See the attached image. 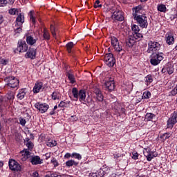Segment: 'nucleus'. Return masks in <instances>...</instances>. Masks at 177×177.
I'll list each match as a JSON object with an SVG mask.
<instances>
[{
  "label": "nucleus",
  "mask_w": 177,
  "mask_h": 177,
  "mask_svg": "<svg viewBox=\"0 0 177 177\" xmlns=\"http://www.w3.org/2000/svg\"><path fill=\"white\" fill-rule=\"evenodd\" d=\"M78 164H80L78 162H75V160H69L66 162V165L68 168H70V167H78Z\"/></svg>",
  "instance_id": "26"
},
{
  "label": "nucleus",
  "mask_w": 177,
  "mask_h": 177,
  "mask_svg": "<svg viewBox=\"0 0 177 177\" xmlns=\"http://www.w3.org/2000/svg\"><path fill=\"white\" fill-rule=\"evenodd\" d=\"M70 157H71V153H67L64 156V158H70Z\"/></svg>",
  "instance_id": "60"
},
{
  "label": "nucleus",
  "mask_w": 177,
  "mask_h": 177,
  "mask_svg": "<svg viewBox=\"0 0 177 177\" xmlns=\"http://www.w3.org/2000/svg\"><path fill=\"white\" fill-rule=\"evenodd\" d=\"M26 42L28 45H34L35 44H37V39H34L32 36L31 35H28L26 36Z\"/></svg>",
  "instance_id": "23"
},
{
  "label": "nucleus",
  "mask_w": 177,
  "mask_h": 177,
  "mask_svg": "<svg viewBox=\"0 0 177 177\" xmlns=\"http://www.w3.org/2000/svg\"><path fill=\"white\" fill-rule=\"evenodd\" d=\"M131 30L134 32L133 34H135L136 32H139L140 31L139 26L137 25H133L131 27Z\"/></svg>",
  "instance_id": "41"
},
{
  "label": "nucleus",
  "mask_w": 177,
  "mask_h": 177,
  "mask_svg": "<svg viewBox=\"0 0 177 177\" xmlns=\"http://www.w3.org/2000/svg\"><path fill=\"white\" fill-rule=\"evenodd\" d=\"M43 37L44 39H46V41H49L50 39V35L49 34L47 28L44 29Z\"/></svg>",
  "instance_id": "28"
},
{
  "label": "nucleus",
  "mask_w": 177,
  "mask_h": 177,
  "mask_svg": "<svg viewBox=\"0 0 177 177\" xmlns=\"http://www.w3.org/2000/svg\"><path fill=\"white\" fill-rule=\"evenodd\" d=\"M96 174H97V177H104V175H106V172L102 169H101L99 171H97Z\"/></svg>",
  "instance_id": "45"
},
{
  "label": "nucleus",
  "mask_w": 177,
  "mask_h": 177,
  "mask_svg": "<svg viewBox=\"0 0 177 177\" xmlns=\"http://www.w3.org/2000/svg\"><path fill=\"white\" fill-rule=\"evenodd\" d=\"M50 31L53 37L54 38H56V29L55 28V26H53V25H50Z\"/></svg>",
  "instance_id": "44"
},
{
  "label": "nucleus",
  "mask_w": 177,
  "mask_h": 177,
  "mask_svg": "<svg viewBox=\"0 0 177 177\" xmlns=\"http://www.w3.org/2000/svg\"><path fill=\"white\" fill-rule=\"evenodd\" d=\"M35 107L39 110L41 114H44V113H46L48 111V109H49V105L46 103L41 104L40 102H37L35 104Z\"/></svg>",
  "instance_id": "14"
},
{
  "label": "nucleus",
  "mask_w": 177,
  "mask_h": 177,
  "mask_svg": "<svg viewBox=\"0 0 177 177\" xmlns=\"http://www.w3.org/2000/svg\"><path fill=\"white\" fill-rule=\"evenodd\" d=\"M24 144L28 147V150H30V151H32V149H34V143L30 140L29 138H26L24 140Z\"/></svg>",
  "instance_id": "21"
},
{
  "label": "nucleus",
  "mask_w": 177,
  "mask_h": 177,
  "mask_svg": "<svg viewBox=\"0 0 177 177\" xmlns=\"http://www.w3.org/2000/svg\"><path fill=\"white\" fill-rule=\"evenodd\" d=\"M100 3V1L96 0L95 3H94V8L95 9H97V8H102V4Z\"/></svg>",
  "instance_id": "50"
},
{
  "label": "nucleus",
  "mask_w": 177,
  "mask_h": 177,
  "mask_svg": "<svg viewBox=\"0 0 177 177\" xmlns=\"http://www.w3.org/2000/svg\"><path fill=\"white\" fill-rule=\"evenodd\" d=\"M8 3V0H0V6H6Z\"/></svg>",
  "instance_id": "57"
},
{
  "label": "nucleus",
  "mask_w": 177,
  "mask_h": 177,
  "mask_svg": "<svg viewBox=\"0 0 177 177\" xmlns=\"http://www.w3.org/2000/svg\"><path fill=\"white\" fill-rule=\"evenodd\" d=\"M8 165L11 171H15V172H19L21 171V165H20L17 161L13 159H10Z\"/></svg>",
  "instance_id": "10"
},
{
  "label": "nucleus",
  "mask_w": 177,
  "mask_h": 177,
  "mask_svg": "<svg viewBox=\"0 0 177 177\" xmlns=\"http://www.w3.org/2000/svg\"><path fill=\"white\" fill-rule=\"evenodd\" d=\"M52 153H46L44 156L45 157V160H49V158H50Z\"/></svg>",
  "instance_id": "58"
},
{
  "label": "nucleus",
  "mask_w": 177,
  "mask_h": 177,
  "mask_svg": "<svg viewBox=\"0 0 177 177\" xmlns=\"http://www.w3.org/2000/svg\"><path fill=\"white\" fill-rule=\"evenodd\" d=\"M72 158H76V160H82V156L81 154L77 153H73L71 154Z\"/></svg>",
  "instance_id": "38"
},
{
  "label": "nucleus",
  "mask_w": 177,
  "mask_h": 177,
  "mask_svg": "<svg viewBox=\"0 0 177 177\" xmlns=\"http://www.w3.org/2000/svg\"><path fill=\"white\" fill-rule=\"evenodd\" d=\"M42 86H43L42 82H39L38 83H36L33 88L34 93H38L39 92V91H41V89H42Z\"/></svg>",
  "instance_id": "25"
},
{
  "label": "nucleus",
  "mask_w": 177,
  "mask_h": 177,
  "mask_svg": "<svg viewBox=\"0 0 177 177\" xmlns=\"http://www.w3.org/2000/svg\"><path fill=\"white\" fill-rule=\"evenodd\" d=\"M164 54L162 53H152L151 56L150 63L152 66H158L160 62L164 59Z\"/></svg>",
  "instance_id": "5"
},
{
  "label": "nucleus",
  "mask_w": 177,
  "mask_h": 177,
  "mask_svg": "<svg viewBox=\"0 0 177 177\" xmlns=\"http://www.w3.org/2000/svg\"><path fill=\"white\" fill-rule=\"evenodd\" d=\"M38 175H39V174H38V172L35 171V172L33 173V174H32V176H33V177H39Z\"/></svg>",
  "instance_id": "64"
},
{
  "label": "nucleus",
  "mask_w": 177,
  "mask_h": 177,
  "mask_svg": "<svg viewBox=\"0 0 177 177\" xmlns=\"http://www.w3.org/2000/svg\"><path fill=\"white\" fill-rule=\"evenodd\" d=\"M66 50H67L68 53H71V49H73V48H74V43L73 41L68 42L66 45Z\"/></svg>",
  "instance_id": "30"
},
{
  "label": "nucleus",
  "mask_w": 177,
  "mask_h": 177,
  "mask_svg": "<svg viewBox=\"0 0 177 177\" xmlns=\"http://www.w3.org/2000/svg\"><path fill=\"white\" fill-rule=\"evenodd\" d=\"M111 44L117 52H121V50H122V46L120 44V41H118V39H117V37H111Z\"/></svg>",
  "instance_id": "13"
},
{
  "label": "nucleus",
  "mask_w": 177,
  "mask_h": 177,
  "mask_svg": "<svg viewBox=\"0 0 177 177\" xmlns=\"http://www.w3.org/2000/svg\"><path fill=\"white\" fill-rule=\"evenodd\" d=\"M56 145H57V142H56V140H48L47 142V146H48L49 147H55V146H56Z\"/></svg>",
  "instance_id": "36"
},
{
  "label": "nucleus",
  "mask_w": 177,
  "mask_h": 177,
  "mask_svg": "<svg viewBox=\"0 0 177 177\" xmlns=\"http://www.w3.org/2000/svg\"><path fill=\"white\" fill-rule=\"evenodd\" d=\"M171 20H175V19H177V14L172 15L170 17Z\"/></svg>",
  "instance_id": "62"
},
{
  "label": "nucleus",
  "mask_w": 177,
  "mask_h": 177,
  "mask_svg": "<svg viewBox=\"0 0 177 177\" xmlns=\"http://www.w3.org/2000/svg\"><path fill=\"white\" fill-rule=\"evenodd\" d=\"M51 97L53 100H57L60 97V93H59V91H54L52 93Z\"/></svg>",
  "instance_id": "31"
},
{
  "label": "nucleus",
  "mask_w": 177,
  "mask_h": 177,
  "mask_svg": "<svg viewBox=\"0 0 177 177\" xmlns=\"http://www.w3.org/2000/svg\"><path fill=\"white\" fill-rule=\"evenodd\" d=\"M16 25L15 26H21L23 23H24V13H19L18 14V16L16 19Z\"/></svg>",
  "instance_id": "20"
},
{
  "label": "nucleus",
  "mask_w": 177,
  "mask_h": 177,
  "mask_svg": "<svg viewBox=\"0 0 177 177\" xmlns=\"http://www.w3.org/2000/svg\"><path fill=\"white\" fill-rule=\"evenodd\" d=\"M30 162L32 165H39L44 163V160L38 156H33L30 158Z\"/></svg>",
  "instance_id": "18"
},
{
  "label": "nucleus",
  "mask_w": 177,
  "mask_h": 177,
  "mask_svg": "<svg viewBox=\"0 0 177 177\" xmlns=\"http://www.w3.org/2000/svg\"><path fill=\"white\" fill-rule=\"evenodd\" d=\"M133 39L135 38V39H141V38H143V35L139 32H137L133 34Z\"/></svg>",
  "instance_id": "34"
},
{
  "label": "nucleus",
  "mask_w": 177,
  "mask_h": 177,
  "mask_svg": "<svg viewBox=\"0 0 177 177\" xmlns=\"http://www.w3.org/2000/svg\"><path fill=\"white\" fill-rule=\"evenodd\" d=\"M96 102L100 104V109H104L107 106V101L104 100V96L103 93L97 94L96 95Z\"/></svg>",
  "instance_id": "12"
},
{
  "label": "nucleus",
  "mask_w": 177,
  "mask_h": 177,
  "mask_svg": "<svg viewBox=\"0 0 177 177\" xmlns=\"http://www.w3.org/2000/svg\"><path fill=\"white\" fill-rule=\"evenodd\" d=\"M66 77H68L69 81L71 82V84H75V77L73 75V71H69L66 73Z\"/></svg>",
  "instance_id": "22"
},
{
  "label": "nucleus",
  "mask_w": 177,
  "mask_h": 177,
  "mask_svg": "<svg viewBox=\"0 0 177 177\" xmlns=\"http://www.w3.org/2000/svg\"><path fill=\"white\" fill-rule=\"evenodd\" d=\"M132 155L133 160H138L139 158V153L138 152H133Z\"/></svg>",
  "instance_id": "53"
},
{
  "label": "nucleus",
  "mask_w": 177,
  "mask_h": 177,
  "mask_svg": "<svg viewBox=\"0 0 177 177\" xmlns=\"http://www.w3.org/2000/svg\"><path fill=\"white\" fill-rule=\"evenodd\" d=\"M154 117H156V115H154L152 113H147L145 115L144 121H145V122H148V121H151V120H153V118H154Z\"/></svg>",
  "instance_id": "27"
},
{
  "label": "nucleus",
  "mask_w": 177,
  "mask_h": 177,
  "mask_svg": "<svg viewBox=\"0 0 177 177\" xmlns=\"http://www.w3.org/2000/svg\"><path fill=\"white\" fill-rule=\"evenodd\" d=\"M171 134L170 133H165L160 136V139H162V140H167L171 138Z\"/></svg>",
  "instance_id": "35"
},
{
  "label": "nucleus",
  "mask_w": 177,
  "mask_h": 177,
  "mask_svg": "<svg viewBox=\"0 0 177 177\" xmlns=\"http://www.w3.org/2000/svg\"><path fill=\"white\" fill-rule=\"evenodd\" d=\"M112 20H115V21H124V12L122 10H116L111 15Z\"/></svg>",
  "instance_id": "9"
},
{
  "label": "nucleus",
  "mask_w": 177,
  "mask_h": 177,
  "mask_svg": "<svg viewBox=\"0 0 177 177\" xmlns=\"http://www.w3.org/2000/svg\"><path fill=\"white\" fill-rule=\"evenodd\" d=\"M104 62L108 66V67H114L115 64V58L113 53H108L104 55Z\"/></svg>",
  "instance_id": "8"
},
{
  "label": "nucleus",
  "mask_w": 177,
  "mask_h": 177,
  "mask_svg": "<svg viewBox=\"0 0 177 177\" xmlns=\"http://www.w3.org/2000/svg\"><path fill=\"white\" fill-rule=\"evenodd\" d=\"M8 13L10 15H17V13H19V10L16 8H12L9 10Z\"/></svg>",
  "instance_id": "47"
},
{
  "label": "nucleus",
  "mask_w": 177,
  "mask_h": 177,
  "mask_svg": "<svg viewBox=\"0 0 177 177\" xmlns=\"http://www.w3.org/2000/svg\"><path fill=\"white\" fill-rule=\"evenodd\" d=\"M135 44V39L132 36H129L127 39H126L124 46L125 48L127 50H129V49H131V48L133 46V44Z\"/></svg>",
  "instance_id": "17"
},
{
  "label": "nucleus",
  "mask_w": 177,
  "mask_h": 177,
  "mask_svg": "<svg viewBox=\"0 0 177 177\" xmlns=\"http://www.w3.org/2000/svg\"><path fill=\"white\" fill-rule=\"evenodd\" d=\"M0 62H1V64H3V66H6V64H8V63H9V60L2 59Z\"/></svg>",
  "instance_id": "55"
},
{
  "label": "nucleus",
  "mask_w": 177,
  "mask_h": 177,
  "mask_svg": "<svg viewBox=\"0 0 177 177\" xmlns=\"http://www.w3.org/2000/svg\"><path fill=\"white\" fill-rule=\"evenodd\" d=\"M175 95H177V86H176L173 90H171V91L170 92L169 96H175Z\"/></svg>",
  "instance_id": "49"
},
{
  "label": "nucleus",
  "mask_w": 177,
  "mask_h": 177,
  "mask_svg": "<svg viewBox=\"0 0 177 177\" xmlns=\"http://www.w3.org/2000/svg\"><path fill=\"white\" fill-rule=\"evenodd\" d=\"M4 81L6 82V86L8 88H19V84H20L19 80L13 76L5 77Z\"/></svg>",
  "instance_id": "2"
},
{
  "label": "nucleus",
  "mask_w": 177,
  "mask_h": 177,
  "mask_svg": "<svg viewBox=\"0 0 177 177\" xmlns=\"http://www.w3.org/2000/svg\"><path fill=\"white\" fill-rule=\"evenodd\" d=\"M150 96H151V93H150V91L144 92L142 99H149Z\"/></svg>",
  "instance_id": "42"
},
{
  "label": "nucleus",
  "mask_w": 177,
  "mask_h": 177,
  "mask_svg": "<svg viewBox=\"0 0 177 177\" xmlns=\"http://www.w3.org/2000/svg\"><path fill=\"white\" fill-rule=\"evenodd\" d=\"M104 86L106 91L109 92H113L115 89V84L114 83V77L113 76L109 75L105 77Z\"/></svg>",
  "instance_id": "3"
},
{
  "label": "nucleus",
  "mask_w": 177,
  "mask_h": 177,
  "mask_svg": "<svg viewBox=\"0 0 177 177\" xmlns=\"http://www.w3.org/2000/svg\"><path fill=\"white\" fill-rule=\"evenodd\" d=\"M165 38L167 45H174V42H175V39L174 38V35H172V33H167L165 35Z\"/></svg>",
  "instance_id": "19"
},
{
  "label": "nucleus",
  "mask_w": 177,
  "mask_h": 177,
  "mask_svg": "<svg viewBox=\"0 0 177 177\" xmlns=\"http://www.w3.org/2000/svg\"><path fill=\"white\" fill-rule=\"evenodd\" d=\"M166 70L169 75H171V74H174V66L170 65L169 66H167L166 68Z\"/></svg>",
  "instance_id": "37"
},
{
  "label": "nucleus",
  "mask_w": 177,
  "mask_h": 177,
  "mask_svg": "<svg viewBox=\"0 0 177 177\" xmlns=\"http://www.w3.org/2000/svg\"><path fill=\"white\" fill-rule=\"evenodd\" d=\"M72 93L73 95V97L75 98V101L80 100V102H84V104L86 103L85 99H86V91L84 89H81L78 91V88L73 87L72 88Z\"/></svg>",
  "instance_id": "1"
},
{
  "label": "nucleus",
  "mask_w": 177,
  "mask_h": 177,
  "mask_svg": "<svg viewBox=\"0 0 177 177\" xmlns=\"http://www.w3.org/2000/svg\"><path fill=\"white\" fill-rule=\"evenodd\" d=\"M6 104H8V103L6 101L3 100V97L0 96V107H6Z\"/></svg>",
  "instance_id": "39"
},
{
  "label": "nucleus",
  "mask_w": 177,
  "mask_h": 177,
  "mask_svg": "<svg viewBox=\"0 0 177 177\" xmlns=\"http://www.w3.org/2000/svg\"><path fill=\"white\" fill-rule=\"evenodd\" d=\"M144 156H146L147 161H151L154 158V155L151 154L150 149H145L144 151Z\"/></svg>",
  "instance_id": "24"
},
{
  "label": "nucleus",
  "mask_w": 177,
  "mask_h": 177,
  "mask_svg": "<svg viewBox=\"0 0 177 177\" xmlns=\"http://www.w3.org/2000/svg\"><path fill=\"white\" fill-rule=\"evenodd\" d=\"M134 20L137 21V23L139 24L141 28H146L147 26H149V23L147 22V17H146V14L138 15V17L134 18Z\"/></svg>",
  "instance_id": "6"
},
{
  "label": "nucleus",
  "mask_w": 177,
  "mask_h": 177,
  "mask_svg": "<svg viewBox=\"0 0 177 177\" xmlns=\"http://www.w3.org/2000/svg\"><path fill=\"white\" fill-rule=\"evenodd\" d=\"M58 107H67V102H64V101H61L58 105Z\"/></svg>",
  "instance_id": "54"
},
{
  "label": "nucleus",
  "mask_w": 177,
  "mask_h": 177,
  "mask_svg": "<svg viewBox=\"0 0 177 177\" xmlns=\"http://www.w3.org/2000/svg\"><path fill=\"white\" fill-rule=\"evenodd\" d=\"M158 10L165 13V12H167V7L164 4H160L158 6Z\"/></svg>",
  "instance_id": "33"
},
{
  "label": "nucleus",
  "mask_w": 177,
  "mask_h": 177,
  "mask_svg": "<svg viewBox=\"0 0 177 177\" xmlns=\"http://www.w3.org/2000/svg\"><path fill=\"white\" fill-rule=\"evenodd\" d=\"M24 156L26 158H30V157H31V152L28 149H26Z\"/></svg>",
  "instance_id": "52"
},
{
  "label": "nucleus",
  "mask_w": 177,
  "mask_h": 177,
  "mask_svg": "<svg viewBox=\"0 0 177 177\" xmlns=\"http://www.w3.org/2000/svg\"><path fill=\"white\" fill-rule=\"evenodd\" d=\"M26 57L34 60L37 57V48L30 47L26 54Z\"/></svg>",
  "instance_id": "15"
},
{
  "label": "nucleus",
  "mask_w": 177,
  "mask_h": 177,
  "mask_svg": "<svg viewBox=\"0 0 177 177\" xmlns=\"http://www.w3.org/2000/svg\"><path fill=\"white\" fill-rule=\"evenodd\" d=\"M153 82V77L151 75H148L145 77V83L147 85H149V84H151Z\"/></svg>",
  "instance_id": "32"
},
{
  "label": "nucleus",
  "mask_w": 177,
  "mask_h": 177,
  "mask_svg": "<svg viewBox=\"0 0 177 177\" xmlns=\"http://www.w3.org/2000/svg\"><path fill=\"white\" fill-rule=\"evenodd\" d=\"M93 91L96 95L102 93V91H100V88H99L97 86H94L93 88Z\"/></svg>",
  "instance_id": "43"
},
{
  "label": "nucleus",
  "mask_w": 177,
  "mask_h": 177,
  "mask_svg": "<svg viewBox=\"0 0 177 177\" xmlns=\"http://www.w3.org/2000/svg\"><path fill=\"white\" fill-rule=\"evenodd\" d=\"M7 99L8 100H13L15 99V93L13 92H9L7 94Z\"/></svg>",
  "instance_id": "40"
},
{
  "label": "nucleus",
  "mask_w": 177,
  "mask_h": 177,
  "mask_svg": "<svg viewBox=\"0 0 177 177\" xmlns=\"http://www.w3.org/2000/svg\"><path fill=\"white\" fill-rule=\"evenodd\" d=\"M51 164H53L54 167H59V162H57V160H56L55 158H53L51 160Z\"/></svg>",
  "instance_id": "48"
},
{
  "label": "nucleus",
  "mask_w": 177,
  "mask_h": 177,
  "mask_svg": "<svg viewBox=\"0 0 177 177\" xmlns=\"http://www.w3.org/2000/svg\"><path fill=\"white\" fill-rule=\"evenodd\" d=\"M30 19L33 24H35V17L32 15V11L30 12Z\"/></svg>",
  "instance_id": "51"
},
{
  "label": "nucleus",
  "mask_w": 177,
  "mask_h": 177,
  "mask_svg": "<svg viewBox=\"0 0 177 177\" xmlns=\"http://www.w3.org/2000/svg\"><path fill=\"white\" fill-rule=\"evenodd\" d=\"M113 157L115 160H117L118 158H120V157H121V154L120 153H114L113 154Z\"/></svg>",
  "instance_id": "59"
},
{
  "label": "nucleus",
  "mask_w": 177,
  "mask_h": 177,
  "mask_svg": "<svg viewBox=\"0 0 177 177\" xmlns=\"http://www.w3.org/2000/svg\"><path fill=\"white\" fill-rule=\"evenodd\" d=\"M161 49V46L160 43L157 41H149L148 42V49L147 50V53H159L158 50Z\"/></svg>",
  "instance_id": "4"
},
{
  "label": "nucleus",
  "mask_w": 177,
  "mask_h": 177,
  "mask_svg": "<svg viewBox=\"0 0 177 177\" xmlns=\"http://www.w3.org/2000/svg\"><path fill=\"white\" fill-rule=\"evenodd\" d=\"M133 10V19L142 16V12H143V7L141 5L136 6L132 8Z\"/></svg>",
  "instance_id": "16"
},
{
  "label": "nucleus",
  "mask_w": 177,
  "mask_h": 177,
  "mask_svg": "<svg viewBox=\"0 0 177 177\" xmlns=\"http://www.w3.org/2000/svg\"><path fill=\"white\" fill-rule=\"evenodd\" d=\"M21 27L22 26H19L15 29V34H20V32H21V30H22Z\"/></svg>",
  "instance_id": "56"
},
{
  "label": "nucleus",
  "mask_w": 177,
  "mask_h": 177,
  "mask_svg": "<svg viewBox=\"0 0 177 177\" xmlns=\"http://www.w3.org/2000/svg\"><path fill=\"white\" fill-rule=\"evenodd\" d=\"M19 124L22 126V127H26V124L27 122V121H26V119L20 117L19 118Z\"/></svg>",
  "instance_id": "46"
},
{
  "label": "nucleus",
  "mask_w": 177,
  "mask_h": 177,
  "mask_svg": "<svg viewBox=\"0 0 177 177\" xmlns=\"http://www.w3.org/2000/svg\"><path fill=\"white\" fill-rule=\"evenodd\" d=\"M3 23V16L0 15V24H2Z\"/></svg>",
  "instance_id": "63"
},
{
  "label": "nucleus",
  "mask_w": 177,
  "mask_h": 177,
  "mask_svg": "<svg viewBox=\"0 0 177 177\" xmlns=\"http://www.w3.org/2000/svg\"><path fill=\"white\" fill-rule=\"evenodd\" d=\"M177 123V111H175L170 115V118L167 121V128L172 129L175 124Z\"/></svg>",
  "instance_id": "7"
},
{
  "label": "nucleus",
  "mask_w": 177,
  "mask_h": 177,
  "mask_svg": "<svg viewBox=\"0 0 177 177\" xmlns=\"http://www.w3.org/2000/svg\"><path fill=\"white\" fill-rule=\"evenodd\" d=\"M88 177H97V174H96V173H91L88 175Z\"/></svg>",
  "instance_id": "61"
},
{
  "label": "nucleus",
  "mask_w": 177,
  "mask_h": 177,
  "mask_svg": "<svg viewBox=\"0 0 177 177\" xmlns=\"http://www.w3.org/2000/svg\"><path fill=\"white\" fill-rule=\"evenodd\" d=\"M24 96H26V90L24 88H21L19 90V93L17 94V97L20 100H22V99H24Z\"/></svg>",
  "instance_id": "29"
},
{
  "label": "nucleus",
  "mask_w": 177,
  "mask_h": 177,
  "mask_svg": "<svg viewBox=\"0 0 177 177\" xmlns=\"http://www.w3.org/2000/svg\"><path fill=\"white\" fill-rule=\"evenodd\" d=\"M17 50L20 53H24V52H27V50H28V45H27L26 41H18Z\"/></svg>",
  "instance_id": "11"
}]
</instances>
